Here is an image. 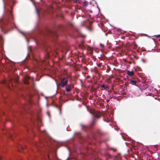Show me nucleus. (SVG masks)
Masks as SVG:
<instances>
[{
	"label": "nucleus",
	"mask_w": 160,
	"mask_h": 160,
	"mask_svg": "<svg viewBox=\"0 0 160 160\" xmlns=\"http://www.w3.org/2000/svg\"><path fill=\"white\" fill-rule=\"evenodd\" d=\"M130 83L132 85H136L137 83V82L133 80H131L130 81Z\"/></svg>",
	"instance_id": "6"
},
{
	"label": "nucleus",
	"mask_w": 160,
	"mask_h": 160,
	"mask_svg": "<svg viewBox=\"0 0 160 160\" xmlns=\"http://www.w3.org/2000/svg\"><path fill=\"white\" fill-rule=\"evenodd\" d=\"M55 35H56V36H57L58 35H57V33H55Z\"/></svg>",
	"instance_id": "22"
},
{
	"label": "nucleus",
	"mask_w": 160,
	"mask_h": 160,
	"mask_svg": "<svg viewBox=\"0 0 160 160\" xmlns=\"http://www.w3.org/2000/svg\"><path fill=\"white\" fill-rule=\"evenodd\" d=\"M101 63H100V64H99L98 66L99 67H100L101 66Z\"/></svg>",
	"instance_id": "19"
},
{
	"label": "nucleus",
	"mask_w": 160,
	"mask_h": 160,
	"mask_svg": "<svg viewBox=\"0 0 160 160\" xmlns=\"http://www.w3.org/2000/svg\"><path fill=\"white\" fill-rule=\"evenodd\" d=\"M58 109H59V114H61V108L60 107H59V108H58Z\"/></svg>",
	"instance_id": "13"
},
{
	"label": "nucleus",
	"mask_w": 160,
	"mask_h": 160,
	"mask_svg": "<svg viewBox=\"0 0 160 160\" xmlns=\"http://www.w3.org/2000/svg\"><path fill=\"white\" fill-rule=\"evenodd\" d=\"M18 151H19V152H20V148H18Z\"/></svg>",
	"instance_id": "20"
},
{
	"label": "nucleus",
	"mask_w": 160,
	"mask_h": 160,
	"mask_svg": "<svg viewBox=\"0 0 160 160\" xmlns=\"http://www.w3.org/2000/svg\"><path fill=\"white\" fill-rule=\"evenodd\" d=\"M35 146L37 148H38L39 146V143H36L35 144Z\"/></svg>",
	"instance_id": "12"
},
{
	"label": "nucleus",
	"mask_w": 160,
	"mask_h": 160,
	"mask_svg": "<svg viewBox=\"0 0 160 160\" xmlns=\"http://www.w3.org/2000/svg\"><path fill=\"white\" fill-rule=\"evenodd\" d=\"M132 45L134 46L133 48L135 49L136 48L138 47L137 45L135 43V41H134L132 43Z\"/></svg>",
	"instance_id": "7"
},
{
	"label": "nucleus",
	"mask_w": 160,
	"mask_h": 160,
	"mask_svg": "<svg viewBox=\"0 0 160 160\" xmlns=\"http://www.w3.org/2000/svg\"><path fill=\"white\" fill-rule=\"evenodd\" d=\"M60 28H61V27H62V26H60Z\"/></svg>",
	"instance_id": "25"
},
{
	"label": "nucleus",
	"mask_w": 160,
	"mask_h": 160,
	"mask_svg": "<svg viewBox=\"0 0 160 160\" xmlns=\"http://www.w3.org/2000/svg\"><path fill=\"white\" fill-rule=\"evenodd\" d=\"M127 74L128 75L132 76L134 75V72L133 71H127Z\"/></svg>",
	"instance_id": "5"
},
{
	"label": "nucleus",
	"mask_w": 160,
	"mask_h": 160,
	"mask_svg": "<svg viewBox=\"0 0 160 160\" xmlns=\"http://www.w3.org/2000/svg\"><path fill=\"white\" fill-rule=\"evenodd\" d=\"M157 37H160V35H158L157 36Z\"/></svg>",
	"instance_id": "15"
},
{
	"label": "nucleus",
	"mask_w": 160,
	"mask_h": 160,
	"mask_svg": "<svg viewBox=\"0 0 160 160\" xmlns=\"http://www.w3.org/2000/svg\"><path fill=\"white\" fill-rule=\"evenodd\" d=\"M19 148H20V149L22 150H23L24 149V148H25V147H22L21 146H19Z\"/></svg>",
	"instance_id": "11"
},
{
	"label": "nucleus",
	"mask_w": 160,
	"mask_h": 160,
	"mask_svg": "<svg viewBox=\"0 0 160 160\" xmlns=\"http://www.w3.org/2000/svg\"><path fill=\"white\" fill-rule=\"evenodd\" d=\"M2 159V158L1 157H0V160H1Z\"/></svg>",
	"instance_id": "23"
},
{
	"label": "nucleus",
	"mask_w": 160,
	"mask_h": 160,
	"mask_svg": "<svg viewBox=\"0 0 160 160\" xmlns=\"http://www.w3.org/2000/svg\"><path fill=\"white\" fill-rule=\"evenodd\" d=\"M47 157L48 159H49V156H48V155H47Z\"/></svg>",
	"instance_id": "17"
},
{
	"label": "nucleus",
	"mask_w": 160,
	"mask_h": 160,
	"mask_svg": "<svg viewBox=\"0 0 160 160\" xmlns=\"http://www.w3.org/2000/svg\"><path fill=\"white\" fill-rule=\"evenodd\" d=\"M88 4V2L87 1H85L83 3V5L84 7L87 6Z\"/></svg>",
	"instance_id": "8"
},
{
	"label": "nucleus",
	"mask_w": 160,
	"mask_h": 160,
	"mask_svg": "<svg viewBox=\"0 0 160 160\" xmlns=\"http://www.w3.org/2000/svg\"><path fill=\"white\" fill-rule=\"evenodd\" d=\"M2 22V20L1 19H0V22Z\"/></svg>",
	"instance_id": "21"
},
{
	"label": "nucleus",
	"mask_w": 160,
	"mask_h": 160,
	"mask_svg": "<svg viewBox=\"0 0 160 160\" xmlns=\"http://www.w3.org/2000/svg\"><path fill=\"white\" fill-rule=\"evenodd\" d=\"M12 136H10V138H12Z\"/></svg>",
	"instance_id": "24"
},
{
	"label": "nucleus",
	"mask_w": 160,
	"mask_h": 160,
	"mask_svg": "<svg viewBox=\"0 0 160 160\" xmlns=\"http://www.w3.org/2000/svg\"><path fill=\"white\" fill-rule=\"evenodd\" d=\"M108 120H110V119H109L108 118Z\"/></svg>",
	"instance_id": "26"
},
{
	"label": "nucleus",
	"mask_w": 160,
	"mask_h": 160,
	"mask_svg": "<svg viewBox=\"0 0 160 160\" xmlns=\"http://www.w3.org/2000/svg\"><path fill=\"white\" fill-rule=\"evenodd\" d=\"M68 78L64 77L61 79V82L59 85L62 87H63L66 85L68 82Z\"/></svg>",
	"instance_id": "2"
},
{
	"label": "nucleus",
	"mask_w": 160,
	"mask_h": 160,
	"mask_svg": "<svg viewBox=\"0 0 160 160\" xmlns=\"http://www.w3.org/2000/svg\"><path fill=\"white\" fill-rule=\"evenodd\" d=\"M72 86H73L72 84L70 85H69L67 86L66 87V88L65 89V90L68 92H70L72 90Z\"/></svg>",
	"instance_id": "3"
},
{
	"label": "nucleus",
	"mask_w": 160,
	"mask_h": 160,
	"mask_svg": "<svg viewBox=\"0 0 160 160\" xmlns=\"http://www.w3.org/2000/svg\"><path fill=\"white\" fill-rule=\"evenodd\" d=\"M29 79V78L28 76L26 77L24 79V83L26 84H28L29 83V82L28 81V80Z\"/></svg>",
	"instance_id": "4"
},
{
	"label": "nucleus",
	"mask_w": 160,
	"mask_h": 160,
	"mask_svg": "<svg viewBox=\"0 0 160 160\" xmlns=\"http://www.w3.org/2000/svg\"><path fill=\"white\" fill-rule=\"evenodd\" d=\"M101 88H104L105 89H106V88H108L107 87H105V85L104 84L102 85L101 86Z\"/></svg>",
	"instance_id": "10"
},
{
	"label": "nucleus",
	"mask_w": 160,
	"mask_h": 160,
	"mask_svg": "<svg viewBox=\"0 0 160 160\" xmlns=\"http://www.w3.org/2000/svg\"><path fill=\"white\" fill-rule=\"evenodd\" d=\"M36 12H37V14L38 15H39L38 11V8H36Z\"/></svg>",
	"instance_id": "14"
},
{
	"label": "nucleus",
	"mask_w": 160,
	"mask_h": 160,
	"mask_svg": "<svg viewBox=\"0 0 160 160\" xmlns=\"http://www.w3.org/2000/svg\"><path fill=\"white\" fill-rule=\"evenodd\" d=\"M49 55L48 53H47L46 56H45V58L46 59H47L48 58H49Z\"/></svg>",
	"instance_id": "9"
},
{
	"label": "nucleus",
	"mask_w": 160,
	"mask_h": 160,
	"mask_svg": "<svg viewBox=\"0 0 160 160\" xmlns=\"http://www.w3.org/2000/svg\"><path fill=\"white\" fill-rule=\"evenodd\" d=\"M157 37H160V35H158L157 36Z\"/></svg>",
	"instance_id": "16"
},
{
	"label": "nucleus",
	"mask_w": 160,
	"mask_h": 160,
	"mask_svg": "<svg viewBox=\"0 0 160 160\" xmlns=\"http://www.w3.org/2000/svg\"><path fill=\"white\" fill-rule=\"evenodd\" d=\"M89 29L90 30V31H92V29L91 28H89Z\"/></svg>",
	"instance_id": "18"
},
{
	"label": "nucleus",
	"mask_w": 160,
	"mask_h": 160,
	"mask_svg": "<svg viewBox=\"0 0 160 160\" xmlns=\"http://www.w3.org/2000/svg\"><path fill=\"white\" fill-rule=\"evenodd\" d=\"M89 112L91 113L94 118V119L92 122V123H95V119L96 118H100L101 117L102 115L101 113L97 111H96L94 110H89Z\"/></svg>",
	"instance_id": "1"
}]
</instances>
